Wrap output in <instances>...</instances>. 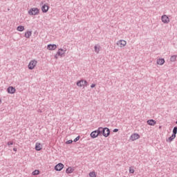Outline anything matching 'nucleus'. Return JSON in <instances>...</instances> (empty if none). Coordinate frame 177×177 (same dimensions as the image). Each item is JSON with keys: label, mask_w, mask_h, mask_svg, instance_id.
<instances>
[{"label": "nucleus", "mask_w": 177, "mask_h": 177, "mask_svg": "<svg viewBox=\"0 0 177 177\" xmlns=\"http://www.w3.org/2000/svg\"><path fill=\"white\" fill-rule=\"evenodd\" d=\"M8 146H12L13 145V141H10L7 143Z\"/></svg>", "instance_id": "nucleus-28"}, {"label": "nucleus", "mask_w": 177, "mask_h": 177, "mask_svg": "<svg viewBox=\"0 0 177 177\" xmlns=\"http://www.w3.org/2000/svg\"><path fill=\"white\" fill-rule=\"evenodd\" d=\"M57 56H59V55L57 54H57L55 55V59H58V57Z\"/></svg>", "instance_id": "nucleus-31"}, {"label": "nucleus", "mask_w": 177, "mask_h": 177, "mask_svg": "<svg viewBox=\"0 0 177 177\" xmlns=\"http://www.w3.org/2000/svg\"><path fill=\"white\" fill-rule=\"evenodd\" d=\"M8 93H10L11 95H13V93H16V88L13 86H9L7 88Z\"/></svg>", "instance_id": "nucleus-10"}, {"label": "nucleus", "mask_w": 177, "mask_h": 177, "mask_svg": "<svg viewBox=\"0 0 177 177\" xmlns=\"http://www.w3.org/2000/svg\"><path fill=\"white\" fill-rule=\"evenodd\" d=\"M32 32L31 31H27L26 33H25V37L26 38H30V36L32 35Z\"/></svg>", "instance_id": "nucleus-21"}, {"label": "nucleus", "mask_w": 177, "mask_h": 177, "mask_svg": "<svg viewBox=\"0 0 177 177\" xmlns=\"http://www.w3.org/2000/svg\"><path fill=\"white\" fill-rule=\"evenodd\" d=\"M48 10H49V6H48V5L44 4V6H42L41 11L43 12V13H46Z\"/></svg>", "instance_id": "nucleus-15"}, {"label": "nucleus", "mask_w": 177, "mask_h": 177, "mask_svg": "<svg viewBox=\"0 0 177 177\" xmlns=\"http://www.w3.org/2000/svg\"><path fill=\"white\" fill-rule=\"evenodd\" d=\"M161 20L165 24H168V23H169V18L166 15L162 16Z\"/></svg>", "instance_id": "nucleus-7"}, {"label": "nucleus", "mask_w": 177, "mask_h": 177, "mask_svg": "<svg viewBox=\"0 0 177 177\" xmlns=\"http://www.w3.org/2000/svg\"><path fill=\"white\" fill-rule=\"evenodd\" d=\"M58 56H61V57H64V54L66 53V50H64L63 48H59L57 52Z\"/></svg>", "instance_id": "nucleus-11"}, {"label": "nucleus", "mask_w": 177, "mask_h": 177, "mask_svg": "<svg viewBox=\"0 0 177 177\" xmlns=\"http://www.w3.org/2000/svg\"><path fill=\"white\" fill-rule=\"evenodd\" d=\"M73 143V140H69L66 142V145H71Z\"/></svg>", "instance_id": "nucleus-26"}, {"label": "nucleus", "mask_w": 177, "mask_h": 177, "mask_svg": "<svg viewBox=\"0 0 177 177\" xmlns=\"http://www.w3.org/2000/svg\"><path fill=\"white\" fill-rule=\"evenodd\" d=\"M64 168V165L63 163H58L55 166V171H62Z\"/></svg>", "instance_id": "nucleus-9"}, {"label": "nucleus", "mask_w": 177, "mask_h": 177, "mask_svg": "<svg viewBox=\"0 0 177 177\" xmlns=\"http://www.w3.org/2000/svg\"><path fill=\"white\" fill-rule=\"evenodd\" d=\"M76 85L80 88L82 86H86V85H88V82L86 80H81L77 82Z\"/></svg>", "instance_id": "nucleus-6"}, {"label": "nucleus", "mask_w": 177, "mask_h": 177, "mask_svg": "<svg viewBox=\"0 0 177 177\" xmlns=\"http://www.w3.org/2000/svg\"><path fill=\"white\" fill-rule=\"evenodd\" d=\"M2 103V100L0 99V104H1Z\"/></svg>", "instance_id": "nucleus-33"}, {"label": "nucleus", "mask_w": 177, "mask_h": 177, "mask_svg": "<svg viewBox=\"0 0 177 177\" xmlns=\"http://www.w3.org/2000/svg\"><path fill=\"white\" fill-rule=\"evenodd\" d=\"M98 131H100V136H104V138H109L110 136V129L107 127H99Z\"/></svg>", "instance_id": "nucleus-1"}, {"label": "nucleus", "mask_w": 177, "mask_h": 177, "mask_svg": "<svg viewBox=\"0 0 177 177\" xmlns=\"http://www.w3.org/2000/svg\"><path fill=\"white\" fill-rule=\"evenodd\" d=\"M32 175H33V176L39 175V170H35V171L32 172Z\"/></svg>", "instance_id": "nucleus-24"}, {"label": "nucleus", "mask_w": 177, "mask_h": 177, "mask_svg": "<svg viewBox=\"0 0 177 177\" xmlns=\"http://www.w3.org/2000/svg\"><path fill=\"white\" fill-rule=\"evenodd\" d=\"M95 86H96V84H93L91 85V88H95Z\"/></svg>", "instance_id": "nucleus-30"}, {"label": "nucleus", "mask_w": 177, "mask_h": 177, "mask_svg": "<svg viewBox=\"0 0 177 177\" xmlns=\"http://www.w3.org/2000/svg\"><path fill=\"white\" fill-rule=\"evenodd\" d=\"M90 136L92 138V139H96L97 136H100V131H99V129L92 131L90 134Z\"/></svg>", "instance_id": "nucleus-4"}, {"label": "nucleus", "mask_w": 177, "mask_h": 177, "mask_svg": "<svg viewBox=\"0 0 177 177\" xmlns=\"http://www.w3.org/2000/svg\"><path fill=\"white\" fill-rule=\"evenodd\" d=\"M74 171H75L74 167H69L66 169V174H73Z\"/></svg>", "instance_id": "nucleus-18"}, {"label": "nucleus", "mask_w": 177, "mask_h": 177, "mask_svg": "<svg viewBox=\"0 0 177 177\" xmlns=\"http://www.w3.org/2000/svg\"><path fill=\"white\" fill-rule=\"evenodd\" d=\"M156 63L159 66H162V64L165 63V59H164V58H159L157 59Z\"/></svg>", "instance_id": "nucleus-14"}, {"label": "nucleus", "mask_w": 177, "mask_h": 177, "mask_svg": "<svg viewBox=\"0 0 177 177\" xmlns=\"http://www.w3.org/2000/svg\"><path fill=\"white\" fill-rule=\"evenodd\" d=\"M147 122L148 125H151V126H154V125H156V124H157V122H156V120H154L153 119L147 120Z\"/></svg>", "instance_id": "nucleus-16"}, {"label": "nucleus", "mask_w": 177, "mask_h": 177, "mask_svg": "<svg viewBox=\"0 0 177 177\" xmlns=\"http://www.w3.org/2000/svg\"><path fill=\"white\" fill-rule=\"evenodd\" d=\"M113 132H114V133L118 132V129H113Z\"/></svg>", "instance_id": "nucleus-29"}, {"label": "nucleus", "mask_w": 177, "mask_h": 177, "mask_svg": "<svg viewBox=\"0 0 177 177\" xmlns=\"http://www.w3.org/2000/svg\"><path fill=\"white\" fill-rule=\"evenodd\" d=\"M56 48H57V46H56V44H48L47 46V49H48V50H55Z\"/></svg>", "instance_id": "nucleus-13"}, {"label": "nucleus", "mask_w": 177, "mask_h": 177, "mask_svg": "<svg viewBox=\"0 0 177 177\" xmlns=\"http://www.w3.org/2000/svg\"><path fill=\"white\" fill-rule=\"evenodd\" d=\"M89 176L90 177H96V173H95V171H91L89 173Z\"/></svg>", "instance_id": "nucleus-23"}, {"label": "nucleus", "mask_w": 177, "mask_h": 177, "mask_svg": "<svg viewBox=\"0 0 177 177\" xmlns=\"http://www.w3.org/2000/svg\"><path fill=\"white\" fill-rule=\"evenodd\" d=\"M37 63H38V62L35 59L30 61L28 64L29 70H34V68H35V66H37Z\"/></svg>", "instance_id": "nucleus-5"}, {"label": "nucleus", "mask_w": 177, "mask_h": 177, "mask_svg": "<svg viewBox=\"0 0 177 177\" xmlns=\"http://www.w3.org/2000/svg\"><path fill=\"white\" fill-rule=\"evenodd\" d=\"M117 45H118V46L122 48L123 46H125V45H127V41L120 40L118 41Z\"/></svg>", "instance_id": "nucleus-12"}, {"label": "nucleus", "mask_w": 177, "mask_h": 177, "mask_svg": "<svg viewBox=\"0 0 177 177\" xmlns=\"http://www.w3.org/2000/svg\"><path fill=\"white\" fill-rule=\"evenodd\" d=\"M139 138H140V136L138 133H133L131 136H130V140H131V142H133L135 140H137V139H139Z\"/></svg>", "instance_id": "nucleus-8"}, {"label": "nucleus", "mask_w": 177, "mask_h": 177, "mask_svg": "<svg viewBox=\"0 0 177 177\" xmlns=\"http://www.w3.org/2000/svg\"><path fill=\"white\" fill-rule=\"evenodd\" d=\"M176 133H177V127H174L173 129V133L171 136H170L168 140H167V142H172L174 139L176 138Z\"/></svg>", "instance_id": "nucleus-3"}, {"label": "nucleus", "mask_w": 177, "mask_h": 177, "mask_svg": "<svg viewBox=\"0 0 177 177\" xmlns=\"http://www.w3.org/2000/svg\"><path fill=\"white\" fill-rule=\"evenodd\" d=\"M95 52V53H99L100 52V45H95L94 46Z\"/></svg>", "instance_id": "nucleus-19"}, {"label": "nucleus", "mask_w": 177, "mask_h": 177, "mask_svg": "<svg viewBox=\"0 0 177 177\" xmlns=\"http://www.w3.org/2000/svg\"><path fill=\"white\" fill-rule=\"evenodd\" d=\"M17 31H20V32L24 31V26H17Z\"/></svg>", "instance_id": "nucleus-20"}, {"label": "nucleus", "mask_w": 177, "mask_h": 177, "mask_svg": "<svg viewBox=\"0 0 177 177\" xmlns=\"http://www.w3.org/2000/svg\"><path fill=\"white\" fill-rule=\"evenodd\" d=\"M129 173L130 174H134L135 173V170L133 169H132V168H129Z\"/></svg>", "instance_id": "nucleus-27"}, {"label": "nucleus", "mask_w": 177, "mask_h": 177, "mask_svg": "<svg viewBox=\"0 0 177 177\" xmlns=\"http://www.w3.org/2000/svg\"><path fill=\"white\" fill-rule=\"evenodd\" d=\"M80 138H81V137H80V136H78L77 137H76V138L74 139L73 142H78V140H79Z\"/></svg>", "instance_id": "nucleus-25"}, {"label": "nucleus", "mask_w": 177, "mask_h": 177, "mask_svg": "<svg viewBox=\"0 0 177 177\" xmlns=\"http://www.w3.org/2000/svg\"><path fill=\"white\" fill-rule=\"evenodd\" d=\"M35 150L37 151H41V150H42V147H41V143H36L35 145Z\"/></svg>", "instance_id": "nucleus-17"}, {"label": "nucleus", "mask_w": 177, "mask_h": 177, "mask_svg": "<svg viewBox=\"0 0 177 177\" xmlns=\"http://www.w3.org/2000/svg\"><path fill=\"white\" fill-rule=\"evenodd\" d=\"M14 151H17V148H13Z\"/></svg>", "instance_id": "nucleus-32"}, {"label": "nucleus", "mask_w": 177, "mask_h": 177, "mask_svg": "<svg viewBox=\"0 0 177 177\" xmlns=\"http://www.w3.org/2000/svg\"><path fill=\"white\" fill-rule=\"evenodd\" d=\"M176 60V55H172L170 58V62H175Z\"/></svg>", "instance_id": "nucleus-22"}, {"label": "nucleus", "mask_w": 177, "mask_h": 177, "mask_svg": "<svg viewBox=\"0 0 177 177\" xmlns=\"http://www.w3.org/2000/svg\"><path fill=\"white\" fill-rule=\"evenodd\" d=\"M39 9L37 8H32L28 10V15H30V16H36V15H39Z\"/></svg>", "instance_id": "nucleus-2"}]
</instances>
